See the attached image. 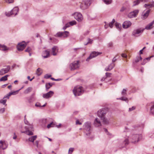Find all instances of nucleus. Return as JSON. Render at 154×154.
Listing matches in <instances>:
<instances>
[{
	"mask_svg": "<svg viewBox=\"0 0 154 154\" xmlns=\"http://www.w3.org/2000/svg\"><path fill=\"white\" fill-rule=\"evenodd\" d=\"M76 124L81 125L82 124V123L80 122L78 120H77L76 121Z\"/></svg>",
	"mask_w": 154,
	"mask_h": 154,
	"instance_id": "obj_63",
	"label": "nucleus"
},
{
	"mask_svg": "<svg viewBox=\"0 0 154 154\" xmlns=\"http://www.w3.org/2000/svg\"><path fill=\"white\" fill-rule=\"evenodd\" d=\"M76 21L74 20L69 22L70 25L71 26H73L75 25L76 24Z\"/></svg>",
	"mask_w": 154,
	"mask_h": 154,
	"instance_id": "obj_47",
	"label": "nucleus"
},
{
	"mask_svg": "<svg viewBox=\"0 0 154 154\" xmlns=\"http://www.w3.org/2000/svg\"><path fill=\"white\" fill-rule=\"evenodd\" d=\"M9 49V48H8L6 46L4 45H1L0 44V50L5 51Z\"/></svg>",
	"mask_w": 154,
	"mask_h": 154,
	"instance_id": "obj_21",
	"label": "nucleus"
},
{
	"mask_svg": "<svg viewBox=\"0 0 154 154\" xmlns=\"http://www.w3.org/2000/svg\"><path fill=\"white\" fill-rule=\"evenodd\" d=\"M25 128H26V130L25 131L22 132V133H25L26 134L29 135H33V133L30 131L33 129V127L32 126H30L28 127H25Z\"/></svg>",
	"mask_w": 154,
	"mask_h": 154,
	"instance_id": "obj_8",
	"label": "nucleus"
},
{
	"mask_svg": "<svg viewBox=\"0 0 154 154\" xmlns=\"http://www.w3.org/2000/svg\"><path fill=\"white\" fill-rule=\"evenodd\" d=\"M88 42L84 44L85 45H86L88 44H91L93 41V40L89 38L88 39Z\"/></svg>",
	"mask_w": 154,
	"mask_h": 154,
	"instance_id": "obj_46",
	"label": "nucleus"
},
{
	"mask_svg": "<svg viewBox=\"0 0 154 154\" xmlns=\"http://www.w3.org/2000/svg\"><path fill=\"white\" fill-rule=\"evenodd\" d=\"M84 92L83 88L79 86L74 87L73 90V93L75 96H79L81 95Z\"/></svg>",
	"mask_w": 154,
	"mask_h": 154,
	"instance_id": "obj_4",
	"label": "nucleus"
},
{
	"mask_svg": "<svg viewBox=\"0 0 154 154\" xmlns=\"http://www.w3.org/2000/svg\"><path fill=\"white\" fill-rule=\"evenodd\" d=\"M128 139L127 138L125 139L123 141L121 147L123 148L127 146L128 144Z\"/></svg>",
	"mask_w": 154,
	"mask_h": 154,
	"instance_id": "obj_23",
	"label": "nucleus"
},
{
	"mask_svg": "<svg viewBox=\"0 0 154 154\" xmlns=\"http://www.w3.org/2000/svg\"><path fill=\"white\" fill-rule=\"evenodd\" d=\"M37 136L36 135H35L32 136L29 138V140L30 141L33 142L37 138Z\"/></svg>",
	"mask_w": 154,
	"mask_h": 154,
	"instance_id": "obj_30",
	"label": "nucleus"
},
{
	"mask_svg": "<svg viewBox=\"0 0 154 154\" xmlns=\"http://www.w3.org/2000/svg\"><path fill=\"white\" fill-rule=\"evenodd\" d=\"M26 45V43L24 41L18 43L17 46V50L19 51H22L25 48Z\"/></svg>",
	"mask_w": 154,
	"mask_h": 154,
	"instance_id": "obj_7",
	"label": "nucleus"
},
{
	"mask_svg": "<svg viewBox=\"0 0 154 154\" xmlns=\"http://www.w3.org/2000/svg\"><path fill=\"white\" fill-rule=\"evenodd\" d=\"M5 110V109L4 108H1L0 109V113H4Z\"/></svg>",
	"mask_w": 154,
	"mask_h": 154,
	"instance_id": "obj_54",
	"label": "nucleus"
},
{
	"mask_svg": "<svg viewBox=\"0 0 154 154\" xmlns=\"http://www.w3.org/2000/svg\"><path fill=\"white\" fill-rule=\"evenodd\" d=\"M117 99H119L123 101H125L127 103L128 102V98L124 97H122L119 98H117Z\"/></svg>",
	"mask_w": 154,
	"mask_h": 154,
	"instance_id": "obj_34",
	"label": "nucleus"
},
{
	"mask_svg": "<svg viewBox=\"0 0 154 154\" xmlns=\"http://www.w3.org/2000/svg\"><path fill=\"white\" fill-rule=\"evenodd\" d=\"M108 113V109L106 108L101 109L97 112L98 117L102 121L104 124H107L109 123V118L107 117V116Z\"/></svg>",
	"mask_w": 154,
	"mask_h": 154,
	"instance_id": "obj_1",
	"label": "nucleus"
},
{
	"mask_svg": "<svg viewBox=\"0 0 154 154\" xmlns=\"http://www.w3.org/2000/svg\"><path fill=\"white\" fill-rule=\"evenodd\" d=\"M51 76V75H48V74H46L45 75L44 78L46 79H48Z\"/></svg>",
	"mask_w": 154,
	"mask_h": 154,
	"instance_id": "obj_48",
	"label": "nucleus"
},
{
	"mask_svg": "<svg viewBox=\"0 0 154 154\" xmlns=\"http://www.w3.org/2000/svg\"><path fill=\"white\" fill-rule=\"evenodd\" d=\"M79 61H75L70 64V67H79Z\"/></svg>",
	"mask_w": 154,
	"mask_h": 154,
	"instance_id": "obj_18",
	"label": "nucleus"
},
{
	"mask_svg": "<svg viewBox=\"0 0 154 154\" xmlns=\"http://www.w3.org/2000/svg\"><path fill=\"white\" fill-rule=\"evenodd\" d=\"M115 66L114 63L112 62L109 66L108 67H114Z\"/></svg>",
	"mask_w": 154,
	"mask_h": 154,
	"instance_id": "obj_50",
	"label": "nucleus"
},
{
	"mask_svg": "<svg viewBox=\"0 0 154 154\" xmlns=\"http://www.w3.org/2000/svg\"><path fill=\"white\" fill-rule=\"evenodd\" d=\"M26 116H25V117H24V123H25V124H28V122L27 121L26 119Z\"/></svg>",
	"mask_w": 154,
	"mask_h": 154,
	"instance_id": "obj_64",
	"label": "nucleus"
},
{
	"mask_svg": "<svg viewBox=\"0 0 154 154\" xmlns=\"http://www.w3.org/2000/svg\"><path fill=\"white\" fill-rule=\"evenodd\" d=\"M150 11V9H148L146 11L145 10L144 11L141 15V18L143 20L146 19L148 16Z\"/></svg>",
	"mask_w": 154,
	"mask_h": 154,
	"instance_id": "obj_11",
	"label": "nucleus"
},
{
	"mask_svg": "<svg viewBox=\"0 0 154 154\" xmlns=\"http://www.w3.org/2000/svg\"><path fill=\"white\" fill-rule=\"evenodd\" d=\"M7 101V100L3 99V100L1 99L0 100V103H2L3 105H5L6 102Z\"/></svg>",
	"mask_w": 154,
	"mask_h": 154,
	"instance_id": "obj_43",
	"label": "nucleus"
},
{
	"mask_svg": "<svg viewBox=\"0 0 154 154\" xmlns=\"http://www.w3.org/2000/svg\"><path fill=\"white\" fill-rule=\"evenodd\" d=\"M31 50V48L30 47H28L25 50V51L29 52Z\"/></svg>",
	"mask_w": 154,
	"mask_h": 154,
	"instance_id": "obj_49",
	"label": "nucleus"
},
{
	"mask_svg": "<svg viewBox=\"0 0 154 154\" xmlns=\"http://www.w3.org/2000/svg\"><path fill=\"white\" fill-rule=\"evenodd\" d=\"M32 90L31 87H28L24 91V93L25 94H27L30 92Z\"/></svg>",
	"mask_w": 154,
	"mask_h": 154,
	"instance_id": "obj_28",
	"label": "nucleus"
},
{
	"mask_svg": "<svg viewBox=\"0 0 154 154\" xmlns=\"http://www.w3.org/2000/svg\"><path fill=\"white\" fill-rule=\"evenodd\" d=\"M152 57H153V56H152L151 57L146 58L145 59V60H146L148 62L150 60V58Z\"/></svg>",
	"mask_w": 154,
	"mask_h": 154,
	"instance_id": "obj_59",
	"label": "nucleus"
},
{
	"mask_svg": "<svg viewBox=\"0 0 154 154\" xmlns=\"http://www.w3.org/2000/svg\"><path fill=\"white\" fill-rule=\"evenodd\" d=\"M88 17V19L90 20H93L95 19V17H91L89 15H87Z\"/></svg>",
	"mask_w": 154,
	"mask_h": 154,
	"instance_id": "obj_60",
	"label": "nucleus"
},
{
	"mask_svg": "<svg viewBox=\"0 0 154 154\" xmlns=\"http://www.w3.org/2000/svg\"><path fill=\"white\" fill-rule=\"evenodd\" d=\"M150 113L152 115H154V104L150 108Z\"/></svg>",
	"mask_w": 154,
	"mask_h": 154,
	"instance_id": "obj_38",
	"label": "nucleus"
},
{
	"mask_svg": "<svg viewBox=\"0 0 154 154\" xmlns=\"http://www.w3.org/2000/svg\"><path fill=\"white\" fill-rule=\"evenodd\" d=\"M152 5H151V4L148 3L145 4L144 5V7L146 8L147 9H149L150 8H152Z\"/></svg>",
	"mask_w": 154,
	"mask_h": 154,
	"instance_id": "obj_35",
	"label": "nucleus"
},
{
	"mask_svg": "<svg viewBox=\"0 0 154 154\" xmlns=\"http://www.w3.org/2000/svg\"><path fill=\"white\" fill-rule=\"evenodd\" d=\"M10 68H3L0 70V75H2L8 72Z\"/></svg>",
	"mask_w": 154,
	"mask_h": 154,
	"instance_id": "obj_17",
	"label": "nucleus"
},
{
	"mask_svg": "<svg viewBox=\"0 0 154 154\" xmlns=\"http://www.w3.org/2000/svg\"><path fill=\"white\" fill-rule=\"evenodd\" d=\"M142 139L141 134H134L131 135L130 137V140L133 143H136Z\"/></svg>",
	"mask_w": 154,
	"mask_h": 154,
	"instance_id": "obj_3",
	"label": "nucleus"
},
{
	"mask_svg": "<svg viewBox=\"0 0 154 154\" xmlns=\"http://www.w3.org/2000/svg\"><path fill=\"white\" fill-rule=\"evenodd\" d=\"M42 73V70L41 68H38L37 69L36 73L37 75H40Z\"/></svg>",
	"mask_w": 154,
	"mask_h": 154,
	"instance_id": "obj_31",
	"label": "nucleus"
},
{
	"mask_svg": "<svg viewBox=\"0 0 154 154\" xmlns=\"http://www.w3.org/2000/svg\"><path fill=\"white\" fill-rule=\"evenodd\" d=\"M62 32H57L55 36L56 37H62Z\"/></svg>",
	"mask_w": 154,
	"mask_h": 154,
	"instance_id": "obj_37",
	"label": "nucleus"
},
{
	"mask_svg": "<svg viewBox=\"0 0 154 154\" xmlns=\"http://www.w3.org/2000/svg\"><path fill=\"white\" fill-rule=\"evenodd\" d=\"M115 22V20L114 19H113L112 21L109 23V26L111 28H112V27L113 24Z\"/></svg>",
	"mask_w": 154,
	"mask_h": 154,
	"instance_id": "obj_39",
	"label": "nucleus"
},
{
	"mask_svg": "<svg viewBox=\"0 0 154 154\" xmlns=\"http://www.w3.org/2000/svg\"><path fill=\"white\" fill-rule=\"evenodd\" d=\"M35 106L37 107H42L41 104L39 103H37L35 104Z\"/></svg>",
	"mask_w": 154,
	"mask_h": 154,
	"instance_id": "obj_58",
	"label": "nucleus"
},
{
	"mask_svg": "<svg viewBox=\"0 0 154 154\" xmlns=\"http://www.w3.org/2000/svg\"><path fill=\"white\" fill-rule=\"evenodd\" d=\"M121 56H122V57L123 58H126L127 57V55L125 54H124V53L122 54H121Z\"/></svg>",
	"mask_w": 154,
	"mask_h": 154,
	"instance_id": "obj_62",
	"label": "nucleus"
},
{
	"mask_svg": "<svg viewBox=\"0 0 154 154\" xmlns=\"http://www.w3.org/2000/svg\"><path fill=\"white\" fill-rule=\"evenodd\" d=\"M20 90H21V89H20L19 90L16 91H13L12 92H10V93H9L10 94V95H15V94H16L17 93H18V92H19V91Z\"/></svg>",
	"mask_w": 154,
	"mask_h": 154,
	"instance_id": "obj_42",
	"label": "nucleus"
},
{
	"mask_svg": "<svg viewBox=\"0 0 154 154\" xmlns=\"http://www.w3.org/2000/svg\"><path fill=\"white\" fill-rule=\"evenodd\" d=\"M142 59V58L140 56L137 57L136 58L135 62L136 63L138 62L140 60H141Z\"/></svg>",
	"mask_w": 154,
	"mask_h": 154,
	"instance_id": "obj_44",
	"label": "nucleus"
},
{
	"mask_svg": "<svg viewBox=\"0 0 154 154\" xmlns=\"http://www.w3.org/2000/svg\"><path fill=\"white\" fill-rule=\"evenodd\" d=\"M136 108V107L135 106H133L131 108H130L129 109V111H131L134 110Z\"/></svg>",
	"mask_w": 154,
	"mask_h": 154,
	"instance_id": "obj_52",
	"label": "nucleus"
},
{
	"mask_svg": "<svg viewBox=\"0 0 154 154\" xmlns=\"http://www.w3.org/2000/svg\"><path fill=\"white\" fill-rule=\"evenodd\" d=\"M117 57V56H116L113 58L112 60V62L114 63L117 60V58L116 57Z\"/></svg>",
	"mask_w": 154,
	"mask_h": 154,
	"instance_id": "obj_61",
	"label": "nucleus"
},
{
	"mask_svg": "<svg viewBox=\"0 0 154 154\" xmlns=\"http://www.w3.org/2000/svg\"><path fill=\"white\" fill-rule=\"evenodd\" d=\"M92 56L90 55V56L87 58L86 59V61L87 62H88L90 61V60L93 58Z\"/></svg>",
	"mask_w": 154,
	"mask_h": 154,
	"instance_id": "obj_51",
	"label": "nucleus"
},
{
	"mask_svg": "<svg viewBox=\"0 0 154 154\" xmlns=\"http://www.w3.org/2000/svg\"><path fill=\"white\" fill-rule=\"evenodd\" d=\"M42 56L44 58H48L50 56L49 51L47 50L43 51L42 53Z\"/></svg>",
	"mask_w": 154,
	"mask_h": 154,
	"instance_id": "obj_15",
	"label": "nucleus"
},
{
	"mask_svg": "<svg viewBox=\"0 0 154 154\" xmlns=\"http://www.w3.org/2000/svg\"><path fill=\"white\" fill-rule=\"evenodd\" d=\"M18 11V8L16 7L13 8L10 13H5V15L8 17H10L11 15L13 14L14 16H15L17 14Z\"/></svg>",
	"mask_w": 154,
	"mask_h": 154,
	"instance_id": "obj_6",
	"label": "nucleus"
},
{
	"mask_svg": "<svg viewBox=\"0 0 154 154\" xmlns=\"http://www.w3.org/2000/svg\"><path fill=\"white\" fill-rule=\"evenodd\" d=\"M131 22L129 21H125L122 24V27L125 29H127L131 25Z\"/></svg>",
	"mask_w": 154,
	"mask_h": 154,
	"instance_id": "obj_13",
	"label": "nucleus"
},
{
	"mask_svg": "<svg viewBox=\"0 0 154 154\" xmlns=\"http://www.w3.org/2000/svg\"><path fill=\"white\" fill-rule=\"evenodd\" d=\"M127 90L125 89H123L121 92V94L122 96H125L127 94Z\"/></svg>",
	"mask_w": 154,
	"mask_h": 154,
	"instance_id": "obj_36",
	"label": "nucleus"
},
{
	"mask_svg": "<svg viewBox=\"0 0 154 154\" xmlns=\"http://www.w3.org/2000/svg\"><path fill=\"white\" fill-rule=\"evenodd\" d=\"M53 84L50 83H46L45 85V87L47 91L52 86Z\"/></svg>",
	"mask_w": 154,
	"mask_h": 154,
	"instance_id": "obj_29",
	"label": "nucleus"
},
{
	"mask_svg": "<svg viewBox=\"0 0 154 154\" xmlns=\"http://www.w3.org/2000/svg\"><path fill=\"white\" fill-rule=\"evenodd\" d=\"M54 126V124L53 122H52L50 124H48L47 126V127L48 128H50L52 127H53Z\"/></svg>",
	"mask_w": 154,
	"mask_h": 154,
	"instance_id": "obj_40",
	"label": "nucleus"
},
{
	"mask_svg": "<svg viewBox=\"0 0 154 154\" xmlns=\"http://www.w3.org/2000/svg\"><path fill=\"white\" fill-rule=\"evenodd\" d=\"M106 76L103 77V78L101 79V81H103L105 80V79L107 77H110L111 74L109 72H106Z\"/></svg>",
	"mask_w": 154,
	"mask_h": 154,
	"instance_id": "obj_25",
	"label": "nucleus"
},
{
	"mask_svg": "<svg viewBox=\"0 0 154 154\" xmlns=\"http://www.w3.org/2000/svg\"><path fill=\"white\" fill-rule=\"evenodd\" d=\"M94 125L96 127L101 126V124L100 121L98 118H96L94 121Z\"/></svg>",
	"mask_w": 154,
	"mask_h": 154,
	"instance_id": "obj_16",
	"label": "nucleus"
},
{
	"mask_svg": "<svg viewBox=\"0 0 154 154\" xmlns=\"http://www.w3.org/2000/svg\"><path fill=\"white\" fill-rule=\"evenodd\" d=\"M152 0H136L134 2L133 6H135L138 5L140 2H150Z\"/></svg>",
	"mask_w": 154,
	"mask_h": 154,
	"instance_id": "obj_14",
	"label": "nucleus"
},
{
	"mask_svg": "<svg viewBox=\"0 0 154 154\" xmlns=\"http://www.w3.org/2000/svg\"><path fill=\"white\" fill-rule=\"evenodd\" d=\"M83 2L88 7L90 5L91 3L90 0H85Z\"/></svg>",
	"mask_w": 154,
	"mask_h": 154,
	"instance_id": "obj_32",
	"label": "nucleus"
},
{
	"mask_svg": "<svg viewBox=\"0 0 154 154\" xmlns=\"http://www.w3.org/2000/svg\"><path fill=\"white\" fill-rule=\"evenodd\" d=\"M126 9V8L124 7H122L120 9V11L121 12H123Z\"/></svg>",
	"mask_w": 154,
	"mask_h": 154,
	"instance_id": "obj_56",
	"label": "nucleus"
},
{
	"mask_svg": "<svg viewBox=\"0 0 154 154\" xmlns=\"http://www.w3.org/2000/svg\"><path fill=\"white\" fill-rule=\"evenodd\" d=\"M74 149V148H70L69 150V154H72V152L73 151Z\"/></svg>",
	"mask_w": 154,
	"mask_h": 154,
	"instance_id": "obj_45",
	"label": "nucleus"
},
{
	"mask_svg": "<svg viewBox=\"0 0 154 154\" xmlns=\"http://www.w3.org/2000/svg\"><path fill=\"white\" fill-rule=\"evenodd\" d=\"M58 50L57 47L56 46H54L52 48V53L54 56L57 55V52Z\"/></svg>",
	"mask_w": 154,
	"mask_h": 154,
	"instance_id": "obj_22",
	"label": "nucleus"
},
{
	"mask_svg": "<svg viewBox=\"0 0 154 154\" xmlns=\"http://www.w3.org/2000/svg\"><path fill=\"white\" fill-rule=\"evenodd\" d=\"M103 1L107 5L111 4L112 2V0H103Z\"/></svg>",
	"mask_w": 154,
	"mask_h": 154,
	"instance_id": "obj_41",
	"label": "nucleus"
},
{
	"mask_svg": "<svg viewBox=\"0 0 154 154\" xmlns=\"http://www.w3.org/2000/svg\"><path fill=\"white\" fill-rule=\"evenodd\" d=\"M80 8L82 10H84L86 9L88 7L84 3L82 2L81 3L80 5Z\"/></svg>",
	"mask_w": 154,
	"mask_h": 154,
	"instance_id": "obj_26",
	"label": "nucleus"
},
{
	"mask_svg": "<svg viewBox=\"0 0 154 154\" xmlns=\"http://www.w3.org/2000/svg\"><path fill=\"white\" fill-rule=\"evenodd\" d=\"M14 0H6V2L8 3H11L14 2Z\"/></svg>",
	"mask_w": 154,
	"mask_h": 154,
	"instance_id": "obj_55",
	"label": "nucleus"
},
{
	"mask_svg": "<svg viewBox=\"0 0 154 154\" xmlns=\"http://www.w3.org/2000/svg\"><path fill=\"white\" fill-rule=\"evenodd\" d=\"M139 12L138 10H136L130 12L128 15V17L129 18H132L136 17Z\"/></svg>",
	"mask_w": 154,
	"mask_h": 154,
	"instance_id": "obj_10",
	"label": "nucleus"
},
{
	"mask_svg": "<svg viewBox=\"0 0 154 154\" xmlns=\"http://www.w3.org/2000/svg\"><path fill=\"white\" fill-rule=\"evenodd\" d=\"M154 23V20L150 23H149L148 25L146 26L145 28L143 29H146V30H149L152 29L153 27L152 25Z\"/></svg>",
	"mask_w": 154,
	"mask_h": 154,
	"instance_id": "obj_19",
	"label": "nucleus"
},
{
	"mask_svg": "<svg viewBox=\"0 0 154 154\" xmlns=\"http://www.w3.org/2000/svg\"><path fill=\"white\" fill-rule=\"evenodd\" d=\"M74 16L75 19L79 22L82 21L83 19L82 15L80 13L76 12L75 13Z\"/></svg>",
	"mask_w": 154,
	"mask_h": 154,
	"instance_id": "obj_9",
	"label": "nucleus"
},
{
	"mask_svg": "<svg viewBox=\"0 0 154 154\" xmlns=\"http://www.w3.org/2000/svg\"><path fill=\"white\" fill-rule=\"evenodd\" d=\"M63 34L62 37L66 38L68 36L69 32L67 31H64V32H62Z\"/></svg>",
	"mask_w": 154,
	"mask_h": 154,
	"instance_id": "obj_27",
	"label": "nucleus"
},
{
	"mask_svg": "<svg viewBox=\"0 0 154 154\" xmlns=\"http://www.w3.org/2000/svg\"><path fill=\"white\" fill-rule=\"evenodd\" d=\"M54 92L52 91H50L49 92L43 94V97L44 98L48 99L51 97L53 95Z\"/></svg>",
	"mask_w": 154,
	"mask_h": 154,
	"instance_id": "obj_12",
	"label": "nucleus"
},
{
	"mask_svg": "<svg viewBox=\"0 0 154 154\" xmlns=\"http://www.w3.org/2000/svg\"><path fill=\"white\" fill-rule=\"evenodd\" d=\"M116 26L117 28L119 29L121 27V26L118 23H116Z\"/></svg>",
	"mask_w": 154,
	"mask_h": 154,
	"instance_id": "obj_53",
	"label": "nucleus"
},
{
	"mask_svg": "<svg viewBox=\"0 0 154 154\" xmlns=\"http://www.w3.org/2000/svg\"><path fill=\"white\" fill-rule=\"evenodd\" d=\"M144 30V29L141 28L136 29L133 31L132 35L135 37L138 36L143 33Z\"/></svg>",
	"mask_w": 154,
	"mask_h": 154,
	"instance_id": "obj_5",
	"label": "nucleus"
},
{
	"mask_svg": "<svg viewBox=\"0 0 154 154\" xmlns=\"http://www.w3.org/2000/svg\"><path fill=\"white\" fill-rule=\"evenodd\" d=\"M91 124L89 122H87L83 125V129L86 135L89 136L91 130Z\"/></svg>",
	"mask_w": 154,
	"mask_h": 154,
	"instance_id": "obj_2",
	"label": "nucleus"
},
{
	"mask_svg": "<svg viewBox=\"0 0 154 154\" xmlns=\"http://www.w3.org/2000/svg\"><path fill=\"white\" fill-rule=\"evenodd\" d=\"M8 75H5L0 79V82L1 81H5L7 80V77Z\"/></svg>",
	"mask_w": 154,
	"mask_h": 154,
	"instance_id": "obj_33",
	"label": "nucleus"
},
{
	"mask_svg": "<svg viewBox=\"0 0 154 154\" xmlns=\"http://www.w3.org/2000/svg\"><path fill=\"white\" fill-rule=\"evenodd\" d=\"M0 146L1 148L4 149L7 147V145L5 142L1 140L0 141Z\"/></svg>",
	"mask_w": 154,
	"mask_h": 154,
	"instance_id": "obj_20",
	"label": "nucleus"
},
{
	"mask_svg": "<svg viewBox=\"0 0 154 154\" xmlns=\"http://www.w3.org/2000/svg\"><path fill=\"white\" fill-rule=\"evenodd\" d=\"M11 95H10L9 93L7 95L5 96L3 98V99H4L5 98H7L8 99H9V98L10 96Z\"/></svg>",
	"mask_w": 154,
	"mask_h": 154,
	"instance_id": "obj_57",
	"label": "nucleus"
},
{
	"mask_svg": "<svg viewBox=\"0 0 154 154\" xmlns=\"http://www.w3.org/2000/svg\"><path fill=\"white\" fill-rule=\"evenodd\" d=\"M102 53L101 52H97L94 51L92 52L91 54L90 55L92 56V57L94 58L99 55L100 54Z\"/></svg>",
	"mask_w": 154,
	"mask_h": 154,
	"instance_id": "obj_24",
	"label": "nucleus"
}]
</instances>
